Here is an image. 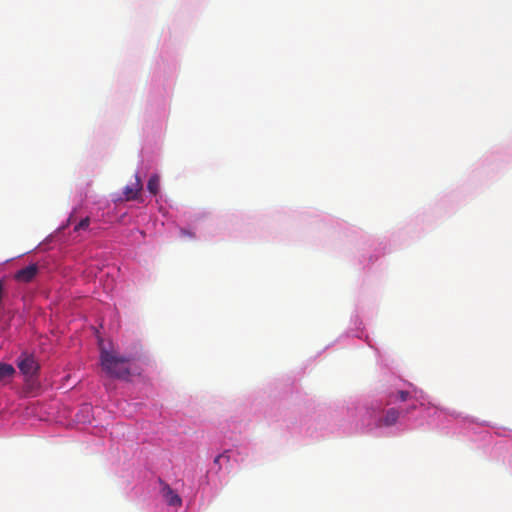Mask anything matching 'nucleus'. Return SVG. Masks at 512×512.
Instances as JSON below:
<instances>
[{"label":"nucleus","instance_id":"nucleus-4","mask_svg":"<svg viewBox=\"0 0 512 512\" xmlns=\"http://www.w3.org/2000/svg\"><path fill=\"white\" fill-rule=\"evenodd\" d=\"M39 274V266L36 263H30L19 269L15 274L17 282L28 285L33 283Z\"/></svg>","mask_w":512,"mask_h":512},{"label":"nucleus","instance_id":"nucleus-11","mask_svg":"<svg viewBox=\"0 0 512 512\" xmlns=\"http://www.w3.org/2000/svg\"><path fill=\"white\" fill-rule=\"evenodd\" d=\"M223 460H229V454H228V451H225L223 452L222 454H219L217 455L215 458H214V464L215 465H218L219 469L221 468V462Z\"/></svg>","mask_w":512,"mask_h":512},{"label":"nucleus","instance_id":"nucleus-2","mask_svg":"<svg viewBox=\"0 0 512 512\" xmlns=\"http://www.w3.org/2000/svg\"><path fill=\"white\" fill-rule=\"evenodd\" d=\"M138 360L137 353L120 354L114 349L100 348L99 362L102 371L112 379L130 381L134 375V363Z\"/></svg>","mask_w":512,"mask_h":512},{"label":"nucleus","instance_id":"nucleus-13","mask_svg":"<svg viewBox=\"0 0 512 512\" xmlns=\"http://www.w3.org/2000/svg\"><path fill=\"white\" fill-rule=\"evenodd\" d=\"M181 235L192 237V233L187 229H181Z\"/></svg>","mask_w":512,"mask_h":512},{"label":"nucleus","instance_id":"nucleus-8","mask_svg":"<svg viewBox=\"0 0 512 512\" xmlns=\"http://www.w3.org/2000/svg\"><path fill=\"white\" fill-rule=\"evenodd\" d=\"M147 190L148 192L156 196L160 190V178L157 174H152L147 182Z\"/></svg>","mask_w":512,"mask_h":512},{"label":"nucleus","instance_id":"nucleus-12","mask_svg":"<svg viewBox=\"0 0 512 512\" xmlns=\"http://www.w3.org/2000/svg\"><path fill=\"white\" fill-rule=\"evenodd\" d=\"M397 395H398V398L401 401H406L408 396H409V392H407V391H398Z\"/></svg>","mask_w":512,"mask_h":512},{"label":"nucleus","instance_id":"nucleus-9","mask_svg":"<svg viewBox=\"0 0 512 512\" xmlns=\"http://www.w3.org/2000/svg\"><path fill=\"white\" fill-rule=\"evenodd\" d=\"M90 222H91V218L89 216L81 219L74 227V231L76 232H80V231H85L88 229L89 225H90Z\"/></svg>","mask_w":512,"mask_h":512},{"label":"nucleus","instance_id":"nucleus-6","mask_svg":"<svg viewBox=\"0 0 512 512\" xmlns=\"http://www.w3.org/2000/svg\"><path fill=\"white\" fill-rule=\"evenodd\" d=\"M16 375V369L12 364L0 362V383H7Z\"/></svg>","mask_w":512,"mask_h":512},{"label":"nucleus","instance_id":"nucleus-5","mask_svg":"<svg viewBox=\"0 0 512 512\" xmlns=\"http://www.w3.org/2000/svg\"><path fill=\"white\" fill-rule=\"evenodd\" d=\"M160 494L167 505L172 507H179L182 505V498L180 495L171 488L169 484L159 479Z\"/></svg>","mask_w":512,"mask_h":512},{"label":"nucleus","instance_id":"nucleus-7","mask_svg":"<svg viewBox=\"0 0 512 512\" xmlns=\"http://www.w3.org/2000/svg\"><path fill=\"white\" fill-rule=\"evenodd\" d=\"M400 412L395 408H390L386 411L385 415L379 420V426H392L394 425L398 418Z\"/></svg>","mask_w":512,"mask_h":512},{"label":"nucleus","instance_id":"nucleus-14","mask_svg":"<svg viewBox=\"0 0 512 512\" xmlns=\"http://www.w3.org/2000/svg\"><path fill=\"white\" fill-rule=\"evenodd\" d=\"M36 293V290H32V291H26L25 292V297H30L32 298L34 296V294Z\"/></svg>","mask_w":512,"mask_h":512},{"label":"nucleus","instance_id":"nucleus-10","mask_svg":"<svg viewBox=\"0 0 512 512\" xmlns=\"http://www.w3.org/2000/svg\"><path fill=\"white\" fill-rule=\"evenodd\" d=\"M75 214H76V211H72V213L69 215L68 219H67V223L64 224V225H61L59 228H58V232L60 234H64V231L66 230V228L69 227V225L71 223H73L75 221Z\"/></svg>","mask_w":512,"mask_h":512},{"label":"nucleus","instance_id":"nucleus-3","mask_svg":"<svg viewBox=\"0 0 512 512\" xmlns=\"http://www.w3.org/2000/svg\"><path fill=\"white\" fill-rule=\"evenodd\" d=\"M16 365L23 377L24 389L29 394L41 389V364L34 353L24 350L16 359Z\"/></svg>","mask_w":512,"mask_h":512},{"label":"nucleus","instance_id":"nucleus-1","mask_svg":"<svg viewBox=\"0 0 512 512\" xmlns=\"http://www.w3.org/2000/svg\"><path fill=\"white\" fill-rule=\"evenodd\" d=\"M135 180V186L126 185L124 187V197L116 196L112 199V203H98L97 211L93 214L94 220L105 224L124 222L125 217L127 216V209L124 204V200L137 199L142 189V182L138 172L135 174Z\"/></svg>","mask_w":512,"mask_h":512}]
</instances>
